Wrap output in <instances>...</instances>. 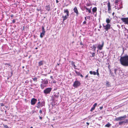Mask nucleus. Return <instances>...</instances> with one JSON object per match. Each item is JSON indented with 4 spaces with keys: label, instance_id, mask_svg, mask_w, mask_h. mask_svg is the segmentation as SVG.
<instances>
[{
    "label": "nucleus",
    "instance_id": "obj_1",
    "mask_svg": "<svg viewBox=\"0 0 128 128\" xmlns=\"http://www.w3.org/2000/svg\"><path fill=\"white\" fill-rule=\"evenodd\" d=\"M120 64L123 66H128V55L120 57Z\"/></svg>",
    "mask_w": 128,
    "mask_h": 128
},
{
    "label": "nucleus",
    "instance_id": "obj_2",
    "mask_svg": "<svg viewBox=\"0 0 128 128\" xmlns=\"http://www.w3.org/2000/svg\"><path fill=\"white\" fill-rule=\"evenodd\" d=\"M42 83L40 85L41 88L42 89L44 88V87L47 86V84L48 83V81L47 79H44V80L42 79Z\"/></svg>",
    "mask_w": 128,
    "mask_h": 128
},
{
    "label": "nucleus",
    "instance_id": "obj_3",
    "mask_svg": "<svg viewBox=\"0 0 128 128\" xmlns=\"http://www.w3.org/2000/svg\"><path fill=\"white\" fill-rule=\"evenodd\" d=\"M64 13H66V15L64 16H62V18H63V20L64 21L66 20L67 18L69 16V12L68 9H64Z\"/></svg>",
    "mask_w": 128,
    "mask_h": 128
},
{
    "label": "nucleus",
    "instance_id": "obj_4",
    "mask_svg": "<svg viewBox=\"0 0 128 128\" xmlns=\"http://www.w3.org/2000/svg\"><path fill=\"white\" fill-rule=\"evenodd\" d=\"M52 90V88H47L44 90V92L46 94H49Z\"/></svg>",
    "mask_w": 128,
    "mask_h": 128
},
{
    "label": "nucleus",
    "instance_id": "obj_5",
    "mask_svg": "<svg viewBox=\"0 0 128 128\" xmlns=\"http://www.w3.org/2000/svg\"><path fill=\"white\" fill-rule=\"evenodd\" d=\"M81 83L80 82L77 80H76L74 82L73 86L75 88H77L80 86Z\"/></svg>",
    "mask_w": 128,
    "mask_h": 128
},
{
    "label": "nucleus",
    "instance_id": "obj_6",
    "mask_svg": "<svg viewBox=\"0 0 128 128\" xmlns=\"http://www.w3.org/2000/svg\"><path fill=\"white\" fill-rule=\"evenodd\" d=\"M44 102H38V104H37V106H36V107L38 108H39L42 106H44Z\"/></svg>",
    "mask_w": 128,
    "mask_h": 128
},
{
    "label": "nucleus",
    "instance_id": "obj_7",
    "mask_svg": "<svg viewBox=\"0 0 128 128\" xmlns=\"http://www.w3.org/2000/svg\"><path fill=\"white\" fill-rule=\"evenodd\" d=\"M121 20L125 24H128V17L121 18Z\"/></svg>",
    "mask_w": 128,
    "mask_h": 128
},
{
    "label": "nucleus",
    "instance_id": "obj_8",
    "mask_svg": "<svg viewBox=\"0 0 128 128\" xmlns=\"http://www.w3.org/2000/svg\"><path fill=\"white\" fill-rule=\"evenodd\" d=\"M126 118V116H120L115 119V120L116 121L122 120Z\"/></svg>",
    "mask_w": 128,
    "mask_h": 128
},
{
    "label": "nucleus",
    "instance_id": "obj_9",
    "mask_svg": "<svg viewBox=\"0 0 128 128\" xmlns=\"http://www.w3.org/2000/svg\"><path fill=\"white\" fill-rule=\"evenodd\" d=\"M37 101L36 99L33 98L31 100V104L32 105H34Z\"/></svg>",
    "mask_w": 128,
    "mask_h": 128
},
{
    "label": "nucleus",
    "instance_id": "obj_10",
    "mask_svg": "<svg viewBox=\"0 0 128 128\" xmlns=\"http://www.w3.org/2000/svg\"><path fill=\"white\" fill-rule=\"evenodd\" d=\"M111 25L110 24H107L105 26H103L104 27V29L106 31H108V30L110 28Z\"/></svg>",
    "mask_w": 128,
    "mask_h": 128
},
{
    "label": "nucleus",
    "instance_id": "obj_11",
    "mask_svg": "<svg viewBox=\"0 0 128 128\" xmlns=\"http://www.w3.org/2000/svg\"><path fill=\"white\" fill-rule=\"evenodd\" d=\"M107 6L108 7V12L110 13V11L111 10V6L110 3L109 1L108 2L107 4Z\"/></svg>",
    "mask_w": 128,
    "mask_h": 128
},
{
    "label": "nucleus",
    "instance_id": "obj_12",
    "mask_svg": "<svg viewBox=\"0 0 128 128\" xmlns=\"http://www.w3.org/2000/svg\"><path fill=\"white\" fill-rule=\"evenodd\" d=\"M73 10L74 13H76V16H78L79 14V12L77 7L75 6Z\"/></svg>",
    "mask_w": 128,
    "mask_h": 128
},
{
    "label": "nucleus",
    "instance_id": "obj_13",
    "mask_svg": "<svg viewBox=\"0 0 128 128\" xmlns=\"http://www.w3.org/2000/svg\"><path fill=\"white\" fill-rule=\"evenodd\" d=\"M104 45V42H102V44L101 45H99L98 46V48L100 50H101L102 49Z\"/></svg>",
    "mask_w": 128,
    "mask_h": 128
},
{
    "label": "nucleus",
    "instance_id": "obj_14",
    "mask_svg": "<svg viewBox=\"0 0 128 128\" xmlns=\"http://www.w3.org/2000/svg\"><path fill=\"white\" fill-rule=\"evenodd\" d=\"M92 7H91L90 8V9H88L86 6H84V8L86 9V10H86V12H87V11L89 13H90L91 12V8Z\"/></svg>",
    "mask_w": 128,
    "mask_h": 128
},
{
    "label": "nucleus",
    "instance_id": "obj_15",
    "mask_svg": "<svg viewBox=\"0 0 128 128\" xmlns=\"http://www.w3.org/2000/svg\"><path fill=\"white\" fill-rule=\"evenodd\" d=\"M112 125V124L110 123V122H108L107 124H106L105 126L108 127V128H109Z\"/></svg>",
    "mask_w": 128,
    "mask_h": 128
},
{
    "label": "nucleus",
    "instance_id": "obj_16",
    "mask_svg": "<svg viewBox=\"0 0 128 128\" xmlns=\"http://www.w3.org/2000/svg\"><path fill=\"white\" fill-rule=\"evenodd\" d=\"M46 10L48 11H49L50 10V5H48L46 6Z\"/></svg>",
    "mask_w": 128,
    "mask_h": 128
},
{
    "label": "nucleus",
    "instance_id": "obj_17",
    "mask_svg": "<svg viewBox=\"0 0 128 128\" xmlns=\"http://www.w3.org/2000/svg\"><path fill=\"white\" fill-rule=\"evenodd\" d=\"M89 73L91 74H93L94 75H96V72L94 71H90Z\"/></svg>",
    "mask_w": 128,
    "mask_h": 128
},
{
    "label": "nucleus",
    "instance_id": "obj_18",
    "mask_svg": "<svg viewBox=\"0 0 128 128\" xmlns=\"http://www.w3.org/2000/svg\"><path fill=\"white\" fill-rule=\"evenodd\" d=\"M97 8L96 7H94L92 9V12L94 13V12H96L97 11Z\"/></svg>",
    "mask_w": 128,
    "mask_h": 128
},
{
    "label": "nucleus",
    "instance_id": "obj_19",
    "mask_svg": "<svg viewBox=\"0 0 128 128\" xmlns=\"http://www.w3.org/2000/svg\"><path fill=\"white\" fill-rule=\"evenodd\" d=\"M69 62H70L72 64V66H74V67H76V66L75 64H74L75 63L73 61H70Z\"/></svg>",
    "mask_w": 128,
    "mask_h": 128
},
{
    "label": "nucleus",
    "instance_id": "obj_20",
    "mask_svg": "<svg viewBox=\"0 0 128 128\" xmlns=\"http://www.w3.org/2000/svg\"><path fill=\"white\" fill-rule=\"evenodd\" d=\"M106 86L107 87L110 86V84L109 82L107 81L106 83Z\"/></svg>",
    "mask_w": 128,
    "mask_h": 128
},
{
    "label": "nucleus",
    "instance_id": "obj_21",
    "mask_svg": "<svg viewBox=\"0 0 128 128\" xmlns=\"http://www.w3.org/2000/svg\"><path fill=\"white\" fill-rule=\"evenodd\" d=\"M45 33L42 32L40 33V36L41 38H42L43 36H44L45 35Z\"/></svg>",
    "mask_w": 128,
    "mask_h": 128
},
{
    "label": "nucleus",
    "instance_id": "obj_22",
    "mask_svg": "<svg viewBox=\"0 0 128 128\" xmlns=\"http://www.w3.org/2000/svg\"><path fill=\"white\" fill-rule=\"evenodd\" d=\"M111 19L110 20L109 18H106V22L108 24L110 22Z\"/></svg>",
    "mask_w": 128,
    "mask_h": 128
},
{
    "label": "nucleus",
    "instance_id": "obj_23",
    "mask_svg": "<svg viewBox=\"0 0 128 128\" xmlns=\"http://www.w3.org/2000/svg\"><path fill=\"white\" fill-rule=\"evenodd\" d=\"M123 123H126L125 121H121L119 122V125H122V124Z\"/></svg>",
    "mask_w": 128,
    "mask_h": 128
},
{
    "label": "nucleus",
    "instance_id": "obj_24",
    "mask_svg": "<svg viewBox=\"0 0 128 128\" xmlns=\"http://www.w3.org/2000/svg\"><path fill=\"white\" fill-rule=\"evenodd\" d=\"M90 53L92 55V56H90L91 57H94L95 55V53L94 52H90Z\"/></svg>",
    "mask_w": 128,
    "mask_h": 128
},
{
    "label": "nucleus",
    "instance_id": "obj_25",
    "mask_svg": "<svg viewBox=\"0 0 128 128\" xmlns=\"http://www.w3.org/2000/svg\"><path fill=\"white\" fill-rule=\"evenodd\" d=\"M43 63L42 61H40L38 62V66H41L43 65Z\"/></svg>",
    "mask_w": 128,
    "mask_h": 128
},
{
    "label": "nucleus",
    "instance_id": "obj_26",
    "mask_svg": "<svg viewBox=\"0 0 128 128\" xmlns=\"http://www.w3.org/2000/svg\"><path fill=\"white\" fill-rule=\"evenodd\" d=\"M32 79L33 80V81L35 82H37V78L36 77L32 78Z\"/></svg>",
    "mask_w": 128,
    "mask_h": 128
},
{
    "label": "nucleus",
    "instance_id": "obj_27",
    "mask_svg": "<svg viewBox=\"0 0 128 128\" xmlns=\"http://www.w3.org/2000/svg\"><path fill=\"white\" fill-rule=\"evenodd\" d=\"M92 49H94V50L95 51L96 48V46L95 45H93L92 46Z\"/></svg>",
    "mask_w": 128,
    "mask_h": 128
},
{
    "label": "nucleus",
    "instance_id": "obj_28",
    "mask_svg": "<svg viewBox=\"0 0 128 128\" xmlns=\"http://www.w3.org/2000/svg\"><path fill=\"white\" fill-rule=\"evenodd\" d=\"M42 32H44V33H45V30L44 27V26H42Z\"/></svg>",
    "mask_w": 128,
    "mask_h": 128
},
{
    "label": "nucleus",
    "instance_id": "obj_29",
    "mask_svg": "<svg viewBox=\"0 0 128 128\" xmlns=\"http://www.w3.org/2000/svg\"><path fill=\"white\" fill-rule=\"evenodd\" d=\"M98 70H99L98 69V68L97 69V70H96V74L98 76H99L100 75V74H99V72H98Z\"/></svg>",
    "mask_w": 128,
    "mask_h": 128
},
{
    "label": "nucleus",
    "instance_id": "obj_30",
    "mask_svg": "<svg viewBox=\"0 0 128 128\" xmlns=\"http://www.w3.org/2000/svg\"><path fill=\"white\" fill-rule=\"evenodd\" d=\"M75 72L76 74L78 76H79L80 75V73L79 72H78L76 70H75Z\"/></svg>",
    "mask_w": 128,
    "mask_h": 128
},
{
    "label": "nucleus",
    "instance_id": "obj_31",
    "mask_svg": "<svg viewBox=\"0 0 128 128\" xmlns=\"http://www.w3.org/2000/svg\"><path fill=\"white\" fill-rule=\"evenodd\" d=\"M118 0H115V3L116 5H118Z\"/></svg>",
    "mask_w": 128,
    "mask_h": 128
},
{
    "label": "nucleus",
    "instance_id": "obj_32",
    "mask_svg": "<svg viewBox=\"0 0 128 128\" xmlns=\"http://www.w3.org/2000/svg\"><path fill=\"white\" fill-rule=\"evenodd\" d=\"M4 127L6 128H10L7 125H5L4 124H3Z\"/></svg>",
    "mask_w": 128,
    "mask_h": 128
},
{
    "label": "nucleus",
    "instance_id": "obj_33",
    "mask_svg": "<svg viewBox=\"0 0 128 128\" xmlns=\"http://www.w3.org/2000/svg\"><path fill=\"white\" fill-rule=\"evenodd\" d=\"M95 108H94V107H92V108H91V109H90V111L91 112L93 110H94Z\"/></svg>",
    "mask_w": 128,
    "mask_h": 128
},
{
    "label": "nucleus",
    "instance_id": "obj_34",
    "mask_svg": "<svg viewBox=\"0 0 128 128\" xmlns=\"http://www.w3.org/2000/svg\"><path fill=\"white\" fill-rule=\"evenodd\" d=\"M97 104V103H95L94 105H93V107L95 108V107L96 106Z\"/></svg>",
    "mask_w": 128,
    "mask_h": 128
},
{
    "label": "nucleus",
    "instance_id": "obj_35",
    "mask_svg": "<svg viewBox=\"0 0 128 128\" xmlns=\"http://www.w3.org/2000/svg\"><path fill=\"white\" fill-rule=\"evenodd\" d=\"M5 64L6 65H7L8 66V67L10 66V64H9L6 63L5 64Z\"/></svg>",
    "mask_w": 128,
    "mask_h": 128
},
{
    "label": "nucleus",
    "instance_id": "obj_36",
    "mask_svg": "<svg viewBox=\"0 0 128 128\" xmlns=\"http://www.w3.org/2000/svg\"><path fill=\"white\" fill-rule=\"evenodd\" d=\"M86 5L88 6H89L91 5V4H90L88 3L87 4H86Z\"/></svg>",
    "mask_w": 128,
    "mask_h": 128
},
{
    "label": "nucleus",
    "instance_id": "obj_37",
    "mask_svg": "<svg viewBox=\"0 0 128 128\" xmlns=\"http://www.w3.org/2000/svg\"><path fill=\"white\" fill-rule=\"evenodd\" d=\"M117 70L116 68H115L114 69V73L115 74H116V71H117Z\"/></svg>",
    "mask_w": 128,
    "mask_h": 128
},
{
    "label": "nucleus",
    "instance_id": "obj_38",
    "mask_svg": "<svg viewBox=\"0 0 128 128\" xmlns=\"http://www.w3.org/2000/svg\"><path fill=\"white\" fill-rule=\"evenodd\" d=\"M0 105L1 106H4V104L3 103H0Z\"/></svg>",
    "mask_w": 128,
    "mask_h": 128
},
{
    "label": "nucleus",
    "instance_id": "obj_39",
    "mask_svg": "<svg viewBox=\"0 0 128 128\" xmlns=\"http://www.w3.org/2000/svg\"><path fill=\"white\" fill-rule=\"evenodd\" d=\"M16 22V20L15 19H14L12 20V22L13 23H14Z\"/></svg>",
    "mask_w": 128,
    "mask_h": 128
},
{
    "label": "nucleus",
    "instance_id": "obj_40",
    "mask_svg": "<svg viewBox=\"0 0 128 128\" xmlns=\"http://www.w3.org/2000/svg\"><path fill=\"white\" fill-rule=\"evenodd\" d=\"M52 80V82L53 83H55L56 82V81L55 80Z\"/></svg>",
    "mask_w": 128,
    "mask_h": 128
},
{
    "label": "nucleus",
    "instance_id": "obj_41",
    "mask_svg": "<svg viewBox=\"0 0 128 128\" xmlns=\"http://www.w3.org/2000/svg\"><path fill=\"white\" fill-rule=\"evenodd\" d=\"M50 78H51V79L52 80H54V78H53V77L52 76H51L50 77Z\"/></svg>",
    "mask_w": 128,
    "mask_h": 128
},
{
    "label": "nucleus",
    "instance_id": "obj_42",
    "mask_svg": "<svg viewBox=\"0 0 128 128\" xmlns=\"http://www.w3.org/2000/svg\"><path fill=\"white\" fill-rule=\"evenodd\" d=\"M39 112L41 114H42V111L41 110H40Z\"/></svg>",
    "mask_w": 128,
    "mask_h": 128
},
{
    "label": "nucleus",
    "instance_id": "obj_43",
    "mask_svg": "<svg viewBox=\"0 0 128 128\" xmlns=\"http://www.w3.org/2000/svg\"><path fill=\"white\" fill-rule=\"evenodd\" d=\"M125 121L126 123L128 122V120H126Z\"/></svg>",
    "mask_w": 128,
    "mask_h": 128
},
{
    "label": "nucleus",
    "instance_id": "obj_44",
    "mask_svg": "<svg viewBox=\"0 0 128 128\" xmlns=\"http://www.w3.org/2000/svg\"><path fill=\"white\" fill-rule=\"evenodd\" d=\"M86 17L87 18H90V16H86Z\"/></svg>",
    "mask_w": 128,
    "mask_h": 128
},
{
    "label": "nucleus",
    "instance_id": "obj_45",
    "mask_svg": "<svg viewBox=\"0 0 128 128\" xmlns=\"http://www.w3.org/2000/svg\"><path fill=\"white\" fill-rule=\"evenodd\" d=\"M86 23V21H85L84 22H83V24H85Z\"/></svg>",
    "mask_w": 128,
    "mask_h": 128
},
{
    "label": "nucleus",
    "instance_id": "obj_46",
    "mask_svg": "<svg viewBox=\"0 0 128 128\" xmlns=\"http://www.w3.org/2000/svg\"><path fill=\"white\" fill-rule=\"evenodd\" d=\"M103 108V106H102L100 107V110H102V109Z\"/></svg>",
    "mask_w": 128,
    "mask_h": 128
},
{
    "label": "nucleus",
    "instance_id": "obj_47",
    "mask_svg": "<svg viewBox=\"0 0 128 128\" xmlns=\"http://www.w3.org/2000/svg\"><path fill=\"white\" fill-rule=\"evenodd\" d=\"M80 76L82 78L83 77V75L82 74H80Z\"/></svg>",
    "mask_w": 128,
    "mask_h": 128
},
{
    "label": "nucleus",
    "instance_id": "obj_48",
    "mask_svg": "<svg viewBox=\"0 0 128 128\" xmlns=\"http://www.w3.org/2000/svg\"><path fill=\"white\" fill-rule=\"evenodd\" d=\"M14 16V15L13 14H12L11 15H10V16L12 18Z\"/></svg>",
    "mask_w": 128,
    "mask_h": 128
},
{
    "label": "nucleus",
    "instance_id": "obj_49",
    "mask_svg": "<svg viewBox=\"0 0 128 128\" xmlns=\"http://www.w3.org/2000/svg\"><path fill=\"white\" fill-rule=\"evenodd\" d=\"M115 14V13H114V12L112 13V15L113 16H114V15Z\"/></svg>",
    "mask_w": 128,
    "mask_h": 128
},
{
    "label": "nucleus",
    "instance_id": "obj_50",
    "mask_svg": "<svg viewBox=\"0 0 128 128\" xmlns=\"http://www.w3.org/2000/svg\"><path fill=\"white\" fill-rule=\"evenodd\" d=\"M88 76V75H86V76H85V78H87Z\"/></svg>",
    "mask_w": 128,
    "mask_h": 128
},
{
    "label": "nucleus",
    "instance_id": "obj_51",
    "mask_svg": "<svg viewBox=\"0 0 128 128\" xmlns=\"http://www.w3.org/2000/svg\"><path fill=\"white\" fill-rule=\"evenodd\" d=\"M80 44L81 45H82L83 46V44H82V42H81L80 43Z\"/></svg>",
    "mask_w": 128,
    "mask_h": 128
},
{
    "label": "nucleus",
    "instance_id": "obj_52",
    "mask_svg": "<svg viewBox=\"0 0 128 128\" xmlns=\"http://www.w3.org/2000/svg\"><path fill=\"white\" fill-rule=\"evenodd\" d=\"M56 3L57 4L58 3V2H59V1H58V0H56Z\"/></svg>",
    "mask_w": 128,
    "mask_h": 128
},
{
    "label": "nucleus",
    "instance_id": "obj_53",
    "mask_svg": "<svg viewBox=\"0 0 128 128\" xmlns=\"http://www.w3.org/2000/svg\"><path fill=\"white\" fill-rule=\"evenodd\" d=\"M39 118H40L41 120L42 119V118L41 116H39Z\"/></svg>",
    "mask_w": 128,
    "mask_h": 128
},
{
    "label": "nucleus",
    "instance_id": "obj_54",
    "mask_svg": "<svg viewBox=\"0 0 128 128\" xmlns=\"http://www.w3.org/2000/svg\"><path fill=\"white\" fill-rule=\"evenodd\" d=\"M86 17H85V19L86 21L87 20V19L86 18Z\"/></svg>",
    "mask_w": 128,
    "mask_h": 128
},
{
    "label": "nucleus",
    "instance_id": "obj_55",
    "mask_svg": "<svg viewBox=\"0 0 128 128\" xmlns=\"http://www.w3.org/2000/svg\"><path fill=\"white\" fill-rule=\"evenodd\" d=\"M86 123L88 124V125L89 124V123L88 122H87Z\"/></svg>",
    "mask_w": 128,
    "mask_h": 128
},
{
    "label": "nucleus",
    "instance_id": "obj_56",
    "mask_svg": "<svg viewBox=\"0 0 128 128\" xmlns=\"http://www.w3.org/2000/svg\"><path fill=\"white\" fill-rule=\"evenodd\" d=\"M35 48L36 50V49H38V48L37 47H36V48Z\"/></svg>",
    "mask_w": 128,
    "mask_h": 128
},
{
    "label": "nucleus",
    "instance_id": "obj_57",
    "mask_svg": "<svg viewBox=\"0 0 128 128\" xmlns=\"http://www.w3.org/2000/svg\"><path fill=\"white\" fill-rule=\"evenodd\" d=\"M70 4H71L72 3V2L71 1H70Z\"/></svg>",
    "mask_w": 128,
    "mask_h": 128
},
{
    "label": "nucleus",
    "instance_id": "obj_58",
    "mask_svg": "<svg viewBox=\"0 0 128 128\" xmlns=\"http://www.w3.org/2000/svg\"><path fill=\"white\" fill-rule=\"evenodd\" d=\"M101 26H100V27H99V28H101Z\"/></svg>",
    "mask_w": 128,
    "mask_h": 128
},
{
    "label": "nucleus",
    "instance_id": "obj_59",
    "mask_svg": "<svg viewBox=\"0 0 128 128\" xmlns=\"http://www.w3.org/2000/svg\"><path fill=\"white\" fill-rule=\"evenodd\" d=\"M30 128H33V127L32 126H31Z\"/></svg>",
    "mask_w": 128,
    "mask_h": 128
},
{
    "label": "nucleus",
    "instance_id": "obj_60",
    "mask_svg": "<svg viewBox=\"0 0 128 128\" xmlns=\"http://www.w3.org/2000/svg\"><path fill=\"white\" fill-rule=\"evenodd\" d=\"M127 38H128V36H127Z\"/></svg>",
    "mask_w": 128,
    "mask_h": 128
},
{
    "label": "nucleus",
    "instance_id": "obj_61",
    "mask_svg": "<svg viewBox=\"0 0 128 128\" xmlns=\"http://www.w3.org/2000/svg\"><path fill=\"white\" fill-rule=\"evenodd\" d=\"M68 6V5L67 4V5H66V6Z\"/></svg>",
    "mask_w": 128,
    "mask_h": 128
},
{
    "label": "nucleus",
    "instance_id": "obj_62",
    "mask_svg": "<svg viewBox=\"0 0 128 128\" xmlns=\"http://www.w3.org/2000/svg\"><path fill=\"white\" fill-rule=\"evenodd\" d=\"M98 30H100V29H98Z\"/></svg>",
    "mask_w": 128,
    "mask_h": 128
},
{
    "label": "nucleus",
    "instance_id": "obj_63",
    "mask_svg": "<svg viewBox=\"0 0 128 128\" xmlns=\"http://www.w3.org/2000/svg\"><path fill=\"white\" fill-rule=\"evenodd\" d=\"M22 68H24V66H23V67H22Z\"/></svg>",
    "mask_w": 128,
    "mask_h": 128
},
{
    "label": "nucleus",
    "instance_id": "obj_64",
    "mask_svg": "<svg viewBox=\"0 0 128 128\" xmlns=\"http://www.w3.org/2000/svg\"><path fill=\"white\" fill-rule=\"evenodd\" d=\"M59 64H58V65H59Z\"/></svg>",
    "mask_w": 128,
    "mask_h": 128
}]
</instances>
